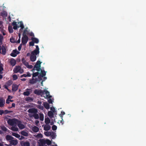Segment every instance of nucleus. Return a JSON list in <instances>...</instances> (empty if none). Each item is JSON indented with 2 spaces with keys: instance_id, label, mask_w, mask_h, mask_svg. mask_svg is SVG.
I'll use <instances>...</instances> for the list:
<instances>
[{
  "instance_id": "obj_38",
  "label": "nucleus",
  "mask_w": 146,
  "mask_h": 146,
  "mask_svg": "<svg viewBox=\"0 0 146 146\" xmlns=\"http://www.w3.org/2000/svg\"><path fill=\"white\" fill-rule=\"evenodd\" d=\"M51 143V141L49 140H46V144L48 145H50Z\"/></svg>"
},
{
  "instance_id": "obj_12",
  "label": "nucleus",
  "mask_w": 146,
  "mask_h": 146,
  "mask_svg": "<svg viewBox=\"0 0 146 146\" xmlns=\"http://www.w3.org/2000/svg\"><path fill=\"white\" fill-rule=\"evenodd\" d=\"M18 127L20 129H23L25 128V126L24 125L21 123V122L19 121V122L17 123V125Z\"/></svg>"
},
{
  "instance_id": "obj_6",
  "label": "nucleus",
  "mask_w": 146,
  "mask_h": 146,
  "mask_svg": "<svg viewBox=\"0 0 146 146\" xmlns=\"http://www.w3.org/2000/svg\"><path fill=\"white\" fill-rule=\"evenodd\" d=\"M36 49L32 51L31 54L36 56L37 55L39 54V48L38 45H36Z\"/></svg>"
},
{
  "instance_id": "obj_46",
  "label": "nucleus",
  "mask_w": 146,
  "mask_h": 146,
  "mask_svg": "<svg viewBox=\"0 0 146 146\" xmlns=\"http://www.w3.org/2000/svg\"><path fill=\"white\" fill-rule=\"evenodd\" d=\"M36 137L38 138H42L43 137V135L42 134L39 133L37 135Z\"/></svg>"
},
{
  "instance_id": "obj_30",
  "label": "nucleus",
  "mask_w": 146,
  "mask_h": 146,
  "mask_svg": "<svg viewBox=\"0 0 146 146\" xmlns=\"http://www.w3.org/2000/svg\"><path fill=\"white\" fill-rule=\"evenodd\" d=\"M40 115V120L43 121L44 120V115L43 113H40L39 114Z\"/></svg>"
},
{
  "instance_id": "obj_25",
  "label": "nucleus",
  "mask_w": 146,
  "mask_h": 146,
  "mask_svg": "<svg viewBox=\"0 0 146 146\" xmlns=\"http://www.w3.org/2000/svg\"><path fill=\"white\" fill-rule=\"evenodd\" d=\"M48 115L50 117H52L54 116L53 112L51 111H49L48 113Z\"/></svg>"
},
{
  "instance_id": "obj_36",
  "label": "nucleus",
  "mask_w": 146,
  "mask_h": 146,
  "mask_svg": "<svg viewBox=\"0 0 146 146\" xmlns=\"http://www.w3.org/2000/svg\"><path fill=\"white\" fill-rule=\"evenodd\" d=\"M52 137V139H54L56 137V134L53 131H52L50 135Z\"/></svg>"
},
{
  "instance_id": "obj_45",
  "label": "nucleus",
  "mask_w": 146,
  "mask_h": 146,
  "mask_svg": "<svg viewBox=\"0 0 146 146\" xmlns=\"http://www.w3.org/2000/svg\"><path fill=\"white\" fill-rule=\"evenodd\" d=\"M28 33V31L27 29H25L24 30V31L23 33V36H24L25 35H27V34Z\"/></svg>"
},
{
  "instance_id": "obj_53",
  "label": "nucleus",
  "mask_w": 146,
  "mask_h": 146,
  "mask_svg": "<svg viewBox=\"0 0 146 146\" xmlns=\"http://www.w3.org/2000/svg\"><path fill=\"white\" fill-rule=\"evenodd\" d=\"M50 110L52 111L53 113H54L55 111V109L54 107H52L50 108Z\"/></svg>"
},
{
  "instance_id": "obj_32",
  "label": "nucleus",
  "mask_w": 146,
  "mask_h": 146,
  "mask_svg": "<svg viewBox=\"0 0 146 146\" xmlns=\"http://www.w3.org/2000/svg\"><path fill=\"white\" fill-rule=\"evenodd\" d=\"M20 23V26L19 27H20L21 28L20 30L23 29L24 27V26L23 22L22 21H20L19 23Z\"/></svg>"
},
{
  "instance_id": "obj_31",
  "label": "nucleus",
  "mask_w": 146,
  "mask_h": 146,
  "mask_svg": "<svg viewBox=\"0 0 146 146\" xmlns=\"http://www.w3.org/2000/svg\"><path fill=\"white\" fill-rule=\"evenodd\" d=\"M8 29L9 31V32L10 33H11L13 32V30L12 28V27L11 26H9L8 27Z\"/></svg>"
},
{
  "instance_id": "obj_18",
  "label": "nucleus",
  "mask_w": 146,
  "mask_h": 146,
  "mask_svg": "<svg viewBox=\"0 0 146 146\" xmlns=\"http://www.w3.org/2000/svg\"><path fill=\"white\" fill-rule=\"evenodd\" d=\"M21 61L23 64L25 66H26V67L29 64L28 62L26 61L25 59L24 58H22L21 59Z\"/></svg>"
},
{
  "instance_id": "obj_40",
  "label": "nucleus",
  "mask_w": 146,
  "mask_h": 146,
  "mask_svg": "<svg viewBox=\"0 0 146 146\" xmlns=\"http://www.w3.org/2000/svg\"><path fill=\"white\" fill-rule=\"evenodd\" d=\"M51 132L47 131L44 132L45 135L46 136H50L51 135Z\"/></svg>"
},
{
  "instance_id": "obj_62",
  "label": "nucleus",
  "mask_w": 146,
  "mask_h": 146,
  "mask_svg": "<svg viewBox=\"0 0 146 146\" xmlns=\"http://www.w3.org/2000/svg\"><path fill=\"white\" fill-rule=\"evenodd\" d=\"M27 76L30 77L31 76V74L29 72H28L27 73Z\"/></svg>"
},
{
  "instance_id": "obj_19",
  "label": "nucleus",
  "mask_w": 146,
  "mask_h": 146,
  "mask_svg": "<svg viewBox=\"0 0 146 146\" xmlns=\"http://www.w3.org/2000/svg\"><path fill=\"white\" fill-rule=\"evenodd\" d=\"M6 140L7 141H11V140L14 139V138L12 136L10 135H7L5 137Z\"/></svg>"
},
{
  "instance_id": "obj_50",
  "label": "nucleus",
  "mask_w": 146,
  "mask_h": 146,
  "mask_svg": "<svg viewBox=\"0 0 146 146\" xmlns=\"http://www.w3.org/2000/svg\"><path fill=\"white\" fill-rule=\"evenodd\" d=\"M52 130L53 131H55V130H56L57 129V126L55 125H53L52 126Z\"/></svg>"
},
{
  "instance_id": "obj_29",
  "label": "nucleus",
  "mask_w": 146,
  "mask_h": 146,
  "mask_svg": "<svg viewBox=\"0 0 146 146\" xmlns=\"http://www.w3.org/2000/svg\"><path fill=\"white\" fill-rule=\"evenodd\" d=\"M13 84V81L11 80H9L6 83V84L8 86H10Z\"/></svg>"
},
{
  "instance_id": "obj_55",
  "label": "nucleus",
  "mask_w": 146,
  "mask_h": 146,
  "mask_svg": "<svg viewBox=\"0 0 146 146\" xmlns=\"http://www.w3.org/2000/svg\"><path fill=\"white\" fill-rule=\"evenodd\" d=\"M22 44H21L20 45L18 46V50L19 51H20L21 49V48H22Z\"/></svg>"
},
{
  "instance_id": "obj_13",
  "label": "nucleus",
  "mask_w": 146,
  "mask_h": 146,
  "mask_svg": "<svg viewBox=\"0 0 146 146\" xmlns=\"http://www.w3.org/2000/svg\"><path fill=\"white\" fill-rule=\"evenodd\" d=\"M5 100L3 98H0V107H3L5 104Z\"/></svg>"
},
{
  "instance_id": "obj_43",
  "label": "nucleus",
  "mask_w": 146,
  "mask_h": 146,
  "mask_svg": "<svg viewBox=\"0 0 146 146\" xmlns=\"http://www.w3.org/2000/svg\"><path fill=\"white\" fill-rule=\"evenodd\" d=\"M30 94V92L29 91L25 92L23 93V94L25 96H28Z\"/></svg>"
},
{
  "instance_id": "obj_4",
  "label": "nucleus",
  "mask_w": 146,
  "mask_h": 146,
  "mask_svg": "<svg viewBox=\"0 0 146 146\" xmlns=\"http://www.w3.org/2000/svg\"><path fill=\"white\" fill-rule=\"evenodd\" d=\"M42 62L38 60L36 62V64L34 67L33 70H36L38 71H40L41 69H40V64Z\"/></svg>"
},
{
  "instance_id": "obj_41",
  "label": "nucleus",
  "mask_w": 146,
  "mask_h": 146,
  "mask_svg": "<svg viewBox=\"0 0 146 146\" xmlns=\"http://www.w3.org/2000/svg\"><path fill=\"white\" fill-rule=\"evenodd\" d=\"M3 70V65L1 64H0V74L2 73L1 71Z\"/></svg>"
},
{
  "instance_id": "obj_49",
  "label": "nucleus",
  "mask_w": 146,
  "mask_h": 146,
  "mask_svg": "<svg viewBox=\"0 0 146 146\" xmlns=\"http://www.w3.org/2000/svg\"><path fill=\"white\" fill-rule=\"evenodd\" d=\"M13 80H16L18 78V77L17 75L14 74L13 76Z\"/></svg>"
},
{
  "instance_id": "obj_42",
  "label": "nucleus",
  "mask_w": 146,
  "mask_h": 146,
  "mask_svg": "<svg viewBox=\"0 0 146 146\" xmlns=\"http://www.w3.org/2000/svg\"><path fill=\"white\" fill-rule=\"evenodd\" d=\"M39 73V72H37L35 73H34L33 74V77H35L38 75Z\"/></svg>"
},
{
  "instance_id": "obj_8",
  "label": "nucleus",
  "mask_w": 146,
  "mask_h": 146,
  "mask_svg": "<svg viewBox=\"0 0 146 146\" xmlns=\"http://www.w3.org/2000/svg\"><path fill=\"white\" fill-rule=\"evenodd\" d=\"M28 40L29 38L27 35H25L23 36V37H22L21 39L22 44L24 45L25 44L27 43Z\"/></svg>"
},
{
  "instance_id": "obj_2",
  "label": "nucleus",
  "mask_w": 146,
  "mask_h": 146,
  "mask_svg": "<svg viewBox=\"0 0 146 146\" xmlns=\"http://www.w3.org/2000/svg\"><path fill=\"white\" fill-rule=\"evenodd\" d=\"M19 120L14 118L13 119H9L7 121V123L11 126H16L17 123L19 122Z\"/></svg>"
},
{
  "instance_id": "obj_21",
  "label": "nucleus",
  "mask_w": 146,
  "mask_h": 146,
  "mask_svg": "<svg viewBox=\"0 0 146 146\" xmlns=\"http://www.w3.org/2000/svg\"><path fill=\"white\" fill-rule=\"evenodd\" d=\"M43 105L44 108L46 109H48L50 108V106L49 104L47 102H44L43 103Z\"/></svg>"
},
{
  "instance_id": "obj_63",
  "label": "nucleus",
  "mask_w": 146,
  "mask_h": 146,
  "mask_svg": "<svg viewBox=\"0 0 146 146\" xmlns=\"http://www.w3.org/2000/svg\"><path fill=\"white\" fill-rule=\"evenodd\" d=\"M15 104L14 103H13L12 104V106H11V107L10 108H13V107H15Z\"/></svg>"
},
{
  "instance_id": "obj_51",
  "label": "nucleus",
  "mask_w": 146,
  "mask_h": 146,
  "mask_svg": "<svg viewBox=\"0 0 146 146\" xmlns=\"http://www.w3.org/2000/svg\"><path fill=\"white\" fill-rule=\"evenodd\" d=\"M35 81H34L33 78V80H29V83L31 84H34L35 83Z\"/></svg>"
},
{
  "instance_id": "obj_35",
  "label": "nucleus",
  "mask_w": 146,
  "mask_h": 146,
  "mask_svg": "<svg viewBox=\"0 0 146 146\" xmlns=\"http://www.w3.org/2000/svg\"><path fill=\"white\" fill-rule=\"evenodd\" d=\"M41 72L40 75L42 77H43L44 76L46 75V73L44 70H41Z\"/></svg>"
},
{
  "instance_id": "obj_52",
  "label": "nucleus",
  "mask_w": 146,
  "mask_h": 146,
  "mask_svg": "<svg viewBox=\"0 0 146 146\" xmlns=\"http://www.w3.org/2000/svg\"><path fill=\"white\" fill-rule=\"evenodd\" d=\"M29 46H33L34 45V42L32 40V41L29 42Z\"/></svg>"
},
{
  "instance_id": "obj_57",
  "label": "nucleus",
  "mask_w": 146,
  "mask_h": 146,
  "mask_svg": "<svg viewBox=\"0 0 146 146\" xmlns=\"http://www.w3.org/2000/svg\"><path fill=\"white\" fill-rule=\"evenodd\" d=\"M19 27V26H18L17 25H16V26H14L13 27V29L14 30H16L17 29V28Z\"/></svg>"
},
{
  "instance_id": "obj_54",
  "label": "nucleus",
  "mask_w": 146,
  "mask_h": 146,
  "mask_svg": "<svg viewBox=\"0 0 146 146\" xmlns=\"http://www.w3.org/2000/svg\"><path fill=\"white\" fill-rule=\"evenodd\" d=\"M3 38V36L0 34V42L2 43V40Z\"/></svg>"
},
{
  "instance_id": "obj_60",
  "label": "nucleus",
  "mask_w": 146,
  "mask_h": 146,
  "mask_svg": "<svg viewBox=\"0 0 146 146\" xmlns=\"http://www.w3.org/2000/svg\"><path fill=\"white\" fill-rule=\"evenodd\" d=\"M12 25L13 26L17 25V22L15 21L13 22L12 23Z\"/></svg>"
},
{
  "instance_id": "obj_27",
  "label": "nucleus",
  "mask_w": 146,
  "mask_h": 146,
  "mask_svg": "<svg viewBox=\"0 0 146 146\" xmlns=\"http://www.w3.org/2000/svg\"><path fill=\"white\" fill-rule=\"evenodd\" d=\"M12 135L17 138H19L20 137V135H19L15 133H12Z\"/></svg>"
},
{
  "instance_id": "obj_17",
  "label": "nucleus",
  "mask_w": 146,
  "mask_h": 146,
  "mask_svg": "<svg viewBox=\"0 0 146 146\" xmlns=\"http://www.w3.org/2000/svg\"><path fill=\"white\" fill-rule=\"evenodd\" d=\"M10 63L12 66H14L16 64V61L14 59L12 58L10 61Z\"/></svg>"
},
{
  "instance_id": "obj_59",
  "label": "nucleus",
  "mask_w": 146,
  "mask_h": 146,
  "mask_svg": "<svg viewBox=\"0 0 146 146\" xmlns=\"http://www.w3.org/2000/svg\"><path fill=\"white\" fill-rule=\"evenodd\" d=\"M3 113H4V111L3 110H0V114L1 115Z\"/></svg>"
},
{
  "instance_id": "obj_22",
  "label": "nucleus",
  "mask_w": 146,
  "mask_h": 146,
  "mask_svg": "<svg viewBox=\"0 0 146 146\" xmlns=\"http://www.w3.org/2000/svg\"><path fill=\"white\" fill-rule=\"evenodd\" d=\"M31 40L35 43H38L39 42V41L38 39L36 38H32Z\"/></svg>"
},
{
  "instance_id": "obj_47",
  "label": "nucleus",
  "mask_w": 146,
  "mask_h": 146,
  "mask_svg": "<svg viewBox=\"0 0 146 146\" xmlns=\"http://www.w3.org/2000/svg\"><path fill=\"white\" fill-rule=\"evenodd\" d=\"M1 14L2 16H6L7 15V13L5 11H3L1 13Z\"/></svg>"
},
{
  "instance_id": "obj_44",
  "label": "nucleus",
  "mask_w": 146,
  "mask_h": 146,
  "mask_svg": "<svg viewBox=\"0 0 146 146\" xmlns=\"http://www.w3.org/2000/svg\"><path fill=\"white\" fill-rule=\"evenodd\" d=\"M65 114V112L63 111H62L61 112V114L59 115L60 116L61 118H63V115Z\"/></svg>"
},
{
  "instance_id": "obj_37",
  "label": "nucleus",
  "mask_w": 146,
  "mask_h": 146,
  "mask_svg": "<svg viewBox=\"0 0 146 146\" xmlns=\"http://www.w3.org/2000/svg\"><path fill=\"white\" fill-rule=\"evenodd\" d=\"M23 145L24 146H30V143L29 142L26 141L23 143Z\"/></svg>"
},
{
  "instance_id": "obj_48",
  "label": "nucleus",
  "mask_w": 146,
  "mask_h": 146,
  "mask_svg": "<svg viewBox=\"0 0 146 146\" xmlns=\"http://www.w3.org/2000/svg\"><path fill=\"white\" fill-rule=\"evenodd\" d=\"M37 107L39 109L41 110H43L44 108L43 106H41V105H38Z\"/></svg>"
},
{
  "instance_id": "obj_28",
  "label": "nucleus",
  "mask_w": 146,
  "mask_h": 146,
  "mask_svg": "<svg viewBox=\"0 0 146 146\" xmlns=\"http://www.w3.org/2000/svg\"><path fill=\"white\" fill-rule=\"evenodd\" d=\"M10 42L12 43H16V41L15 40V38L13 37H11L10 39Z\"/></svg>"
},
{
  "instance_id": "obj_20",
  "label": "nucleus",
  "mask_w": 146,
  "mask_h": 146,
  "mask_svg": "<svg viewBox=\"0 0 146 146\" xmlns=\"http://www.w3.org/2000/svg\"><path fill=\"white\" fill-rule=\"evenodd\" d=\"M45 94L46 95V98H50L52 97L50 95V93L47 90H45L44 92Z\"/></svg>"
},
{
  "instance_id": "obj_3",
  "label": "nucleus",
  "mask_w": 146,
  "mask_h": 146,
  "mask_svg": "<svg viewBox=\"0 0 146 146\" xmlns=\"http://www.w3.org/2000/svg\"><path fill=\"white\" fill-rule=\"evenodd\" d=\"M13 71L15 73L19 72L21 74L23 73L24 72L23 69L19 66H15L13 70Z\"/></svg>"
},
{
  "instance_id": "obj_26",
  "label": "nucleus",
  "mask_w": 146,
  "mask_h": 146,
  "mask_svg": "<svg viewBox=\"0 0 146 146\" xmlns=\"http://www.w3.org/2000/svg\"><path fill=\"white\" fill-rule=\"evenodd\" d=\"M21 133L22 135L25 136H27L28 135V133L24 131H21Z\"/></svg>"
},
{
  "instance_id": "obj_24",
  "label": "nucleus",
  "mask_w": 146,
  "mask_h": 146,
  "mask_svg": "<svg viewBox=\"0 0 146 146\" xmlns=\"http://www.w3.org/2000/svg\"><path fill=\"white\" fill-rule=\"evenodd\" d=\"M39 130V129L38 127L36 126L34 127L32 129L33 131L35 132H38V131Z\"/></svg>"
},
{
  "instance_id": "obj_58",
  "label": "nucleus",
  "mask_w": 146,
  "mask_h": 146,
  "mask_svg": "<svg viewBox=\"0 0 146 146\" xmlns=\"http://www.w3.org/2000/svg\"><path fill=\"white\" fill-rule=\"evenodd\" d=\"M27 68H30V69H31V68H33V66L32 65H29L28 64V65L27 66Z\"/></svg>"
},
{
  "instance_id": "obj_9",
  "label": "nucleus",
  "mask_w": 146,
  "mask_h": 146,
  "mask_svg": "<svg viewBox=\"0 0 146 146\" xmlns=\"http://www.w3.org/2000/svg\"><path fill=\"white\" fill-rule=\"evenodd\" d=\"M19 53V52L17 50H13L12 52L10 54V55L12 57H15L17 56V54H18Z\"/></svg>"
},
{
  "instance_id": "obj_10",
  "label": "nucleus",
  "mask_w": 146,
  "mask_h": 146,
  "mask_svg": "<svg viewBox=\"0 0 146 146\" xmlns=\"http://www.w3.org/2000/svg\"><path fill=\"white\" fill-rule=\"evenodd\" d=\"M9 143L11 145H17L18 143V142L17 139L13 140V139L9 141Z\"/></svg>"
},
{
  "instance_id": "obj_5",
  "label": "nucleus",
  "mask_w": 146,
  "mask_h": 146,
  "mask_svg": "<svg viewBox=\"0 0 146 146\" xmlns=\"http://www.w3.org/2000/svg\"><path fill=\"white\" fill-rule=\"evenodd\" d=\"M45 91V90H41L35 89L34 91V92L36 94L40 95L41 96H42L44 95Z\"/></svg>"
},
{
  "instance_id": "obj_34",
  "label": "nucleus",
  "mask_w": 146,
  "mask_h": 146,
  "mask_svg": "<svg viewBox=\"0 0 146 146\" xmlns=\"http://www.w3.org/2000/svg\"><path fill=\"white\" fill-rule=\"evenodd\" d=\"M16 126H14L12 127L11 129L12 131H17L18 130V128L16 127Z\"/></svg>"
},
{
  "instance_id": "obj_11",
  "label": "nucleus",
  "mask_w": 146,
  "mask_h": 146,
  "mask_svg": "<svg viewBox=\"0 0 146 146\" xmlns=\"http://www.w3.org/2000/svg\"><path fill=\"white\" fill-rule=\"evenodd\" d=\"M19 86L16 84H13L12 86V90L13 91L15 92L18 89Z\"/></svg>"
},
{
  "instance_id": "obj_14",
  "label": "nucleus",
  "mask_w": 146,
  "mask_h": 146,
  "mask_svg": "<svg viewBox=\"0 0 146 146\" xmlns=\"http://www.w3.org/2000/svg\"><path fill=\"white\" fill-rule=\"evenodd\" d=\"M50 128L51 127L49 124H46L44 127V129L45 131H48L49 130Z\"/></svg>"
},
{
  "instance_id": "obj_16",
  "label": "nucleus",
  "mask_w": 146,
  "mask_h": 146,
  "mask_svg": "<svg viewBox=\"0 0 146 146\" xmlns=\"http://www.w3.org/2000/svg\"><path fill=\"white\" fill-rule=\"evenodd\" d=\"M40 146H44V145L46 144V140L44 139H40Z\"/></svg>"
},
{
  "instance_id": "obj_56",
  "label": "nucleus",
  "mask_w": 146,
  "mask_h": 146,
  "mask_svg": "<svg viewBox=\"0 0 146 146\" xmlns=\"http://www.w3.org/2000/svg\"><path fill=\"white\" fill-rule=\"evenodd\" d=\"M49 99L48 100V102L49 104H52V101L50 98H49Z\"/></svg>"
},
{
  "instance_id": "obj_15",
  "label": "nucleus",
  "mask_w": 146,
  "mask_h": 146,
  "mask_svg": "<svg viewBox=\"0 0 146 146\" xmlns=\"http://www.w3.org/2000/svg\"><path fill=\"white\" fill-rule=\"evenodd\" d=\"M36 58V56L31 54L30 56V59L32 62L35 61Z\"/></svg>"
},
{
  "instance_id": "obj_61",
  "label": "nucleus",
  "mask_w": 146,
  "mask_h": 146,
  "mask_svg": "<svg viewBox=\"0 0 146 146\" xmlns=\"http://www.w3.org/2000/svg\"><path fill=\"white\" fill-rule=\"evenodd\" d=\"M12 25L13 26L17 25V22L15 21L13 22L12 23Z\"/></svg>"
},
{
  "instance_id": "obj_23",
  "label": "nucleus",
  "mask_w": 146,
  "mask_h": 146,
  "mask_svg": "<svg viewBox=\"0 0 146 146\" xmlns=\"http://www.w3.org/2000/svg\"><path fill=\"white\" fill-rule=\"evenodd\" d=\"M44 122L46 124H48L50 123V121L49 118L47 117L45 118Z\"/></svg>"
},
{
  "instance_id": "obj_39",
  "label": "nucleus",
  "mask_w": 146,
  "mask_h": 146,
  "mask_svg": "<svg viewBox=\"0 0 146 146\" xmlns=\"http://www.w3.org/2000/svg\"><path fill=\"white\" fill-rule=\"evenodd\" d=\"M4 111V114H7V113H11L13 112L12 111H9L7 110H6Z\"/></svg>"
},
{
  "instance_id": "obj_7",
  "label": "nucleus",
  "mask_w": 146,
  "mask_h": 146,
  "mask_svg": "<svg viewBox=\"0 0 146 146\" xmlns=\"http://www.w3.org/2000/svg\"><path fill=\"white\" fill-rule=\"evenodd\" d=\"M6 48L4 45H3L2 46L0 45V53L5 55L6 52Z\"/></svg>"
},
{
  "instance_id": "obj_33",
  "label": "nucleus",
  "mask_w": 146,
  "mask_h": 146,
  "mask_svg": "<svg viewBox=\"0 0 146 146\" xmlns=\"http://www.w3.org/2000/svg\"><path fill=\"white\" fill-rule=\"evenodd\" d=\"M1 128L3 131H6L7 130V128L3 125L1 126Z\"/></svg>"
},
{
  "instance_id": "obj_1",
  "label": "nucleus",
  "mask_w": 146,
  "mask_h": 146,
  "mask_svg": "<svg viewBox=\"0 0 146 146\" xmlns=\"http://www.w3.org/2000/svg\"><path fill=\"white\" fill-rule=\"evenodd\" d=\"M29 113H33L32 116L30 117H33L35 119H38L39 118V116L38 114L37 113L38 110L37 109L35 108H31L29 109L28 111Z\"/></svg>"
},
{
  "instance_id": "obj_64",
  "label": "nucleus",
  "mask_w": 146,
  "mask_h": 146,
  "mask_svg": "<svg viewBox=\"0 0 146 146\" xmlns=\"http://www.w3.org/2000/svg\"><path fill=\"white\" fill-rule=\"evenodd\" d=\"M25 138V137L23 136H21V137L19 138V139L20 140H22Z\"/></svg>"
}]
</instances>
